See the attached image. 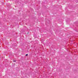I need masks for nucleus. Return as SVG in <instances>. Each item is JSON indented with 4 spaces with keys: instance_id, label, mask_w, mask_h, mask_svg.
<instances>
[{
    "instance_id": "obj_1",
    "label": "nucleus",
    "mask_w": 78,
    "mask_h": 78,
    "mask_svg": "<svg viewBox=\"0 0 78 78\" xmlns=\"http://www.w3.org/2000/svg\"><path fill=\"white\" fill-rule=\"evenodd\" d=\"M27 55H28V54H27L26 55V56H27Z\"/></svg>"
},
{
    "instance_id": "obj_2",
    "label": "nucleus",
    "mask_w": 78,
    "mask_h": 78,
    "mask_svg": "<svg viewBox=\"0 0 78 78\" xmlns=\"http://www.w3.org/2000/svg\"><path fill=\"white\" fill-rule=\"evenodd\" d=\"M13 62H16V61H13Z\"/></svg>"
}]
</instances>
